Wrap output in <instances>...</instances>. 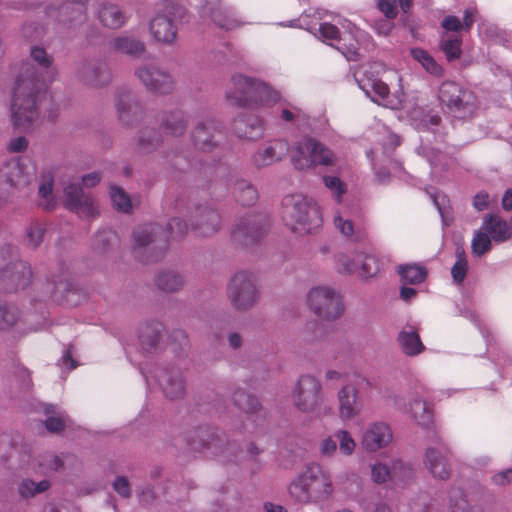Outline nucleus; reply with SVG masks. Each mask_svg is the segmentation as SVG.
Returning a JSON list of instances; mask_svg holds the SVG:
<instances>
[{
	"mask_svg": "<svg viewBox=\"0 0 512 512\" xmlns=\"http://www.w3.org/2000/svg\"><path fill=\"white\" fill-rule=\"evenodd\" d=\"M31 58L45 72L36 73L34 67L25 65L13 88L11 114L14 126L29 130L41 123L37 101L41 97V89L45 85L52 64V58L45 49L35 46L31 49Z\"/></svg>",
	"mask_w": 512,
	"mask_h": 512,
	"instance_id": "1",
	"label": "nucleus"
},
{
	"mask_svg": "<svg viewBox=\"0 0 512 512\" xmlns=\"http://www.w3.org/2000/svg\"><path fill=\"white\" fill-rule=\"evenodd\" d=\"M282 219L293 232L309 234L323 224L322 212L318 204L302 194H291L282 201Z\"/></svg>",
	"mask_w": 512,
	"mask_h": 512,
	"instance_id": "2",
	"label": "nucleus"
},
{
	"mask_svg": "<svg viewBox=\"0 0 512 512\" xmlns=\"http://www.w3.org/2000/svg\"><path fill=\"white\" fill-rule=\"evenodd\" d=\"M334 492L330 472L319 464H311L289 486L290 495L299 503L327 500Z\"/></svg>",
	"mask_w": 512,
	"mask_h": 512,
	"instance_id": "3",
	"label": "nucleus"
},
{
	"mask_svg": "<svg viewBox=\"0 0 512 512\" xmlns=\"http://www.w3.org/2000/svg\"><path fill=\"white\" fill-rule=\"evenodd\" d=\"M226 97L231 104L248 108L272 106L281 100L268 84L243 75L232 77Z\"/></svg>",
	"mask_w": 512,
	"mask_h": 512,
	"instance_id": "4",
	"label": "nucleus"
},
{
	"mask_svg": "<svg viewBox=\"0 0 512 512\" xmlns=\"http://www.w3.org/2000/svg\"><path fill=\"white\" fill-rule=\"evenodd\" d=\"M309 310L326 321L339 319L345 311L342 295L329 285L312 287L306 299Z\"/></svg>",
	"mask_w": 512,
	"mask_h": 512,
	"instance_id": "5",
	"label": "nucleus"
},
{
	"mask_svg": "<svg viewBox=\"0 0 512 512\" xmlns=\"http://www.w3.org/2000/svg\"><path fill=\"white\" fill-rule=\"evenodd\" d=\"M439 99L457 118L469 119L478 111L477 97L474 92L453 81L442 83L439 88Z\"/></svg>",
	"mask_w": 512,
	"mask_h": 512,
	"instance_id": "6",
	"label": "nucleus"
},
{
	"mask_svg": "<svg viewBox=\"0 0 512 512\" xmlns=\"http://www.w3.org/2000/svg\"><path fill=\"white\" fill-rule=\"evenodd\" d=\"M291 160L296 169L305 170L316 165H334L336 156L321 143L312 139H304L292 149Z\"/></svg>",
	"mask_w": 512,
	"mask_h": 512,
	"instance_id": "7",
	"label": "nucleus"
},
{
	"mask_svg": "<svg viewBox=\"0 0 512 512\" xmlns=\"http://www.w3.org/2000/svg\"><path fill=\"white\" fill-rule=\"evenodd\" d=\"M160 227L144 225L138 227L133 234V249L136 257L144 261H155L167 248L166 237L158 236Z\"/></svg>",
	"mask_w": 512,
	"mask_h": 512,
	"instance_id": "8",
	"label": "nucleus"
},
{
	"mask_svg": "<svg viewBox=\"0 0 512 512\" xmlns=\"http://www.w3.org/2000/svg\"><path fill=\"white\" fill-rule=\"evenodd\" d=\"M228 298L237 310L251 308L258 298L255 277L248 272H238L228 285Z\"/></svg>",
	"mask_w": 512,
	"mask_h": 512,
	"instance_id": "9",
	"label": "nucleus"
},
{
	"mask_svg": "<svg viewBox=\"0 0 512 512\" xmlns=\"http://www.w3.org/2000/svg\"><path fill=\"white\" fill-rule=\"evenodd\" d=\"M292 402L301 412L314 411L322 400L320 382L311 375H302L292 391Z\"/></svg>",
	"mask_w": 512,
	"mask_h": 512,
	"instance_id": "10",
	"label": "nucleus"
},
{
	"mask_svg": "<svg viewBox=\"0 0 512 512\" xmlns=\"http://www.w3.org/2000/svg\"><path fill=\"white\" fill-rule=\"evenodd\" d=\"M36 167L27 158H14L0 166V182L16 188L29 185L35 178Z\"/></svg>",
	"mask_w": 512,
	"mask_h": 512,
	"instance_id": "11",
	"label": "nucleus"
},
{
	"mask_svg": "<svg viewBox=\"0 0 512 512\" xmlns=\"http://www.w3.org/2000/svg\"><path fill=\"white\" fill-rule=\"evenodd\" d=\"M319 34L324 41H330L345 58L354 61L358 56V42L354 31L340 35L338 28L330 23H322L319 27Z\"/></svg>",
	"mask_w": 512,
	"mask_h": 512,
	"instance_id": "12",
	"label": "nucleus"
},
{
	"mask_svg": "<svg viewBox=\"0 0 512 512\" xmlns=\"http://www.w3.org/2000/svg\"><path fill=\"white\" fill-rule=\"evenodd\" d=\"M364 76L358 80L359 86L373 102L390 109H399L402 106V98L391 97L386 83L370 75L368 71H365Z\"/></svg>",
	"mask_w": 512,
	"mask_h": 512,
	"instance_id": "13",
	"label": "nucleus"
},
{
	"mask_svg": "<svg viewBox=\"0 0 512 512\" xmlns=\"http://www.w3.org/2000/svg\"><path fill=\"white\" fill-rule=\"evenodd\" d=\"M393 441L391 427L382 421L370 423L361 437V445L368 452L387 448Z\"/></svg>",
	"mask_w": 512,
	"mask_h": 512,
	"instance_id": "14",
	"label": "nucleus"
},
{
	"mask_svg": "<svg viewBox=\"0 0 512 512\" xmlns=\"http://www.w3.org/2000/svg\"><path fill=\"white\" fill-rule=\"evenodd\" d=\"M136 75L143 85L150 91L165 94L172 90L173 79L169 73L155 65H145L136 71Z\"/></svg>",
	"mask_w": 512,
	"mask_h": 512,
	"instance_id": "15",
	"label": "nucleus"
},
{
	"mask_svg": "<svg viewBox=\"0 0 512 512\" xmlns=\"http://www.w3.org/2000/svg\"><path fill=\"white\" fill-rule=\"evenodd\" d=\"M65 204L68 209L83 217L98 214V207L90 195L83 192L81 187L70 184L65 187Z\"/></svg>",
	"mask_w": 512,
	"mask_h": 512,
	"instance_id": "16",
	"label": "nucleus"
},
{
	"mask_svg": "<svg viewBox=\"0 0 512 512\" xmlns=\"http://www.w3.org/2000/svg\"><path fill=\"white\" fill-rule=\"evenodd\" d=\"M289 151L285 140H273L260 147L252 157L253 164L263 168L282 160Z\"/></svg>",
	"mask_w": 512,
	"mask_h": 512,
	"instance_id": "17",
	"label": "nucleus"
},
{
	"mask_svg": "<svg viewBox=\"0 0 512 512\" xmlns=\"http://www.w3.org/2000/svg\"><path fill=\"white\" fill-rule=\"evenodd\" d=\"M338 415L342 421H349L358 416L361 412V404L358 401V394L350 384L344 385L337 394Z\"/></svg>",
	"mask_w": 512,
	"mask_h": 512,
	"instance_id": "18",
	"label": "nucleus"
},
{
	"mask_svg": "<svg viewBox=\"0 0 512 512\" xmlns=\"http://www.w3.org/2000/svg\"><path fill=\"white\" fill-rule=\"evenodd\" d=\"M424 465L435 478L446 479L450 475V465L442 448H427L424 456Z\"/></svg>",
	"mask_w": 512,
	"mask_h": 512,
	"instance_id": "19",
	"label": "nucleus"
},
{
	"mask_svg": "<svg viewBox=\"0 0 512 512\" xmlns=\"http://www.w3.org/2000/svg\"><path fill=\"white\" fill-rule=\"evenodd\" d=\"M411 474V469L401 461L393 464L392 469L380 462L371 466V476L376 483H385L388 480H403Z\"/></svg>",
	"mask_w": 512,
	"mask_h": 512,
	"instance_id": "20",
	"label": "nucleus"
},
{
	"mask_svg": "<svg viewBox=\"0 0 512 512\" xmlns=\"http://www.w3.org/2000/svg\"><path fill=\"white\" fill-rule=\"evenodd\" d=\"M150 32L156 41L163 43L172 42L177 33L172 20L165 15H156L151 20Z\"/></svg>",
	"mask_w": 512,
	"mask_h": 512,
	"instance_id": "21",
	"label": "nucleus"
},
{
	"mask_svg": "<svg viewBox=\"0 0 512 512\" xmlns=\"http://www.w3.org/2000/svg\"><path fill=\"white\" fill-rule=\"evenodd\" d=\"M482 229L486 230L491 235V238L498 243L507 241L512 235L508 222L498 215L485 216Z\"/></svg>",
	"mask_w": 512,
	"mask_h": 512,
	"instance_id": "22",
	"label": "nucleus"
},
{
	"mask_svg": "<svg viewBox=\"0 0 512 512\" xmlns=\"http://www.w3.org/2000/svg\"><path fill=\"white\" fill-rule=\"evenodd\" d=\"M79 77L92 86H102L110 81V72L105 65L84 64L78 70Z\"/></svg>",
	"mask_w": 512,
	"mask_h": 512,
	"instance_id": "23",
	"label": "nucleus"
},
{
	"mask_svg": "<svg viewBox=\"0 0 512 512\" xmlns=\"http://www.w3.org/2000/svg\"><path fill=\"white\" fill-rule=\"evenodd\" d=\"M99 19L108 28H120L127 20L121 9L110 3H103L99 10Z\"/></svg>",
	"mask_w": 512,
	"mask_h": 512,
	"instance_id": "24",
	"label": "nucleus"
},
{
	"mask_svg": "<svg viewBox=\"0 0 512 512\" xmlns=\"http://www.w3.org/2000/svg\"><path fill=\"white\" fill-rule=\"evenodd\" d=\"M475 11L472 9H466L464 12L463 22L454 15H448L444 17L441 22V26L446 31L460 32L462 30L469 31L474 23Z\"/></svg>",
	"mask_w": 512,
	"mask_h": 512,
	"instance_id": "25",
	"label": "nucleus"
},
{
	"mask_svg": "<svg viewBox=\"0 0 512 512\" xmlns=\"http://www.w3.org/2000/svg\"><path fill=\"white\" fill-rule=\"evenodd\" d=\"M214 130L215 126L212 121L198 123L192 134L195 146L202 150L209 149L214 138Z\"/></svg>",
	"mask_w": 512,
	"mask_h": 512,
	"instance_id": "26",
	"label": "nucleus"
},
{
	"mask_svg": "<svg viewBox=\"0 0 512 512\" xmlns=\"http://www.w3.org/2000/svg\"><path fill=\"white\" fill-rule=\"evenodd\" d=\"M111 46L114 50L129 55H139L144 51V44L129 35L116 37L111 42Z\"/></svg>",
	"mask_w": 512,
	"mask_h": 512,
	"instance_id": "27",
	"label": "nucleus"
},
{
	"mask_svg": "<svg viewBox=\"0 0 512 512\" xmlns=\"http://www.w3.org/2000/svg\"><path fill=\"white\" fill-rule=\"evenodd\" d=\"M401 349L407 355L414 356L424 350L420 337L415 331H402L398 336Z\"/></svg>",
	"mask_w": 512,
	"mask_h": 512,
	"instance_id": "28",
	"label": "nucleus"
},
{
	"mask_svg": "<svg viewBox=\"0 0 512 512\" xmlns=\"http://www.w3.org/2000/svg\"><path fill=\"white\" fill-rule=\"evenodd\" d=\"M403 284H419L427 276L426 269L419 264H408L400 266L398 270Z\"/></svg>",
	"mask_w": 512,
	"mask_h": 512,
	"instance_id": "29",
	"label": "nucleus"
},
{
	"mask_svg": "<svg viewBox=\"0 0 512 512\" xmlns=\"http://www.w3.org/2000/svg\"><path fill=\"white\" fill-rule=\"evenodd\" d=\"M50 488V482L48 480H42L39 482H34L30 479H23L18 484V494L23 499H29L35 497L38 494H41L47 491Z\"/></svg>",
	"mask_w": 512,
	"mask_h": 512,
	"instance_id": "30",
	"label": "nucleus"
},
{
	"mask_svg": "<svg viewBox=\"0 0 512 512\" xmlns=\"http://www.w3.org/2000/svg\"><path fill=\"white\" fill-rule=\"evenodd\" d=\"M359 251L349 250L341 252L336 256V268L340 272L355 273L358 271Z\"/></svg>",
	"mask_w": 512,
	"mask_h": 512,
	"instance_id": "31",
	"label": "nucleus"
},
{
	"mask_svg": "<svg viewBox=\"0 0 512 512\" xmlns=\"http://www.w3.org/2000/svg\"><path fill=\"white\" fill-rule=\"evenodd\" d=\"M358 261V271L356 273L362 278H371L380 270L378 260L372 255L359 252Z\"/></svg>",
	"mask_w": 512,
	"mask_h": 512,
	"instance_id": "32",
	"label": "nucleus"
},
{
	"mask_svg": "<svg viewBox=\"0 0 512 512\" xmlns=\"http://www.w3.org/2000/svg\"><path fill=\"white\" fill-rule=\"evenodd\" d=\"M411 54L413 58L430 74L435 76H440L442 74L441 66L427 51L416 48L411 51Z\"/></svg>",
	"mask_w": 512,
	"mask_h": 512,
	"instance_id": "33",
	"label": "nucleus"
},
{
	"mask_svg": "<svg viewBox=\"0 0 512 512\" xmlns=\"http://www.w3.org/2000/svg\"><path fill=\"white\" fill-rule=\"evenodd\" d=\"M201 223L196 227L199 233L207 236L217 231L220 224V217L218 213L212 209H205L201 214Z\"/></svg>",
	"mask_w": 512,
	"mask_h": 512,
	"instance_id": "34",
	"label": "nucleus"
},
{
	"mask_svg": "<svg viewBox=\"0 0 512 512\" xmlns=\"http://www.w3.org/2000/svg\"><path fill=\"white\" fill-rule=\"evenodd\" d=\"M110 198L114 208L123 213H129L132 210V201L129 195L118 186L110 187Z\"/></svg>",
	"mask_w": 512,
	"mask_h": 512,
	"instance_id": "35",
	"label": "nucleus"
},
{
	"mask_svg": "<svg viewBox=\"0 0 512 512\" xmlns=\"http://www.w3.org/2000/svg\"><path fill=\"white\" fill-rule=\"evenodd\" d=\"M86 6L83 2L74 1L65 3L60 7V15L63 21H82L85 18Z\"/></svg>",
	"mask_w": 512,
	"mask_h": 512,
	"instance_id": "36",
	"label": "nucleus"
},
{
	"mask_svg": "<svg viewBox=\"0 0 512 512\" xmlns=\"http://www.w3.org/2000/svg\"><path fill=\"white\" fill-rule=\"evenodd\" d=\"M409 411L419 425L426 426L431 422L432 414L424 401L415 399L410 403Z\"/></svg>",
	"mask_w": 512,
	"mask_h": 512,
	"instance_id": "37",
	"label": "nucleus"
},
{
	"mask_svg": "<svg viewBox=\"0 0 512 512\" xmlns=\"http://www.w3.org/2000/svg\"><path fill=\"white\" fill-rule=\"evenodd\" d=\"M484 229H480L475 232L474 237L472 239L471 248L472 253L476 256H482L485 253L489 252L492 247L493 240L491 236L488 235V232Z\"/></svg>",
	"mask_w": 512,
	"mask_h": 512,
	"instance_id": "38",
	"label": "nucleus"
},
{
	"mask_svg": "<svg viewBox=\"0 0 512 512\" xmlns=\"http://www.w3.org/2000/svg\"><path fill=\"white\" fill-rule=\"evenodd\" d=\"M468 271V261L465 256V252L462 248L456 250V262L451 269V275L453 281L457 284H461Z\"/></svg>",
	"mask_w": 512,
	"mask_h": 512,
	"instance_id": "39",
	"label": "nucleus"
},
{
	"mask_svg": "<svg viewBox=\"0 0 512 512\" xmlns=\"http://www.w3.org/2000/svg\"><path fill=\"white\" fill-rule=\"evenodd\" d=\"M157 285L164 291L173 292L183 285V279L174 272H165L157 277Z\"/></svg>",
	"mask_w": 512,
	"mask_h": 512,
	"instance_id": "40",
	"label": "nucleus"
},
{
	"mask_svg": "<svg viewBox=\"0 0 512 512\" xmlns=\"http://www.w3.org/2000/svg\"><path fill=\"white\" fill-rule=\"evenodd\" d=\"M461 44L462 40L458 36H443L441 48L449 61L460 57Z\"/></svg>",
	"mask_w": 512,
	"mask_h": 512,
	"instance_id": "41",
	"label": "nucleus"
},
{
	"mask_svg": "<svg viewBox=\"0 0 512 512\" xmlns=\"http://www.w3.org/2000/svg\"><path fill=\"white\" fill-rule=\"evenodd\" d=\"M185 116L181 111L171 113L165 121V131L171 135H181L185 128Z\"/></svg>",
	"mask_w": 512,
	"mask_h": 512,
	"instance_id": "42",
	"label": "nucleus"
},
{
	"mask_svg": "<svg viewBox=\"0 0 512 512\" xmlns=\"http://www.w3.org/2000/svg\"><path fill=\"white\" fill-rule=\"evenodd\" d=\"M256 233L257 230L255 226L245 222L236 226V228L233 230L232 236L237 242L249 244L256 239Z\"/></svg>",
	"mask_w": 512,
	"mask_h": 512,
	"instance_id": "43",
	"label": "nucleus"
},
{
	"mask_svg": "<svg viewBox=\"0 0 512 512\" xmlns=\"http://www.w3.org/2000/svg\"><path fill=\"white\" fill-rule=\"evenodd\" d=\"M334 437L339 444V451L342 455L350 456L354 453L356 442L347 430L341 429L336 431Z\"/></svg>",
	"mask_w": 512,
	"mask_h": 512,
	"instance_id": "44",
	"label": "nucleus"
},
{
	"mask_svg": "<svg viewBox=\"0 0 512 512\" xmlns=\"http://www.w3.org/2000/svg\"><path fill=\"white\" fill-rule=\"evenodd\" d=\"M139 340L145 350H150L156 346L159 340L158 325H146L141 329Z\"/></svg>",
	"mask_w": 512,
	"mask_h": 512,
	"instance_id": "45",
	"label": "nucleus"
},
{
	"mask_svg": "<svg viewBox=\"0 0 512 512\" xmlns=\"http://www.w3.org/2000/svg\"><path fill=\"white\" fill-rule=\"evenodd\" d=\"M165 395L171 399H176L184 394L185 386L181 377L165 378L162 383Z\"/></svg>",
	"mask_w": 512,
	"mask_h": 512,
	"instance_id": "46",
	"label": "nucleus"
},
{
	"mask_svg": "<svg viewBox=\"0 0 512 512\" xmlns=\"http://www.w3.org/2000/svg\"><path fill=\"white\" fill-rule=\"evenodd\" d=\"M19 318V312L16 307L0 304V330H6L12 327Z\"/></svg>",
	"mask_w": 512,
	"mask_h": 512,
	"instance_id": "47",
	"label": "nucleus"
},
{
	"mask_svg": "<svg viewBox=\"0 0 512 512\" xmlns=\"http://www.w3.org/2000/svg\"><path fill=\"white\" fill-rule=\"evenodd\" d=\"M39 196L41 197L40 205L47 210L53 209L55 206V198L53 196L51 178L44 179L39 187Z\"/></svg>",
	"mask_w": 512,
	"mask_h": 512,
	"instance_id": "48",
	"label": "nucleus"
},
{
	"mask_svg": "<svg viewBox=\"0 0 512 512\" xmlns=\"http://www.w3.org/2000/svg\"><path fill=\"white\" fill-rule=\"evenodd\" d=\"M334 223L343 236L353 237L355 240H360L362 238L360 230L355 229L353 223L349 219H344L341 215H337L334 219Z\"/></svg>",
	"mask_w": 512,
	"mask_h": 512,
	"instance_id": "49",
	"label": "nucleus"
},
{
	"mask_svg": "<svg viewBox=\"0 0 512 512\" xmlns=\"http://www.w3.org/2000/svg\"><path fill=\"white\" fill-rule=\"evenodd\" d=\"M117 112L122 121L128 122L129 113H135L138 106L132 102L130 94H123L119 97L117 104Z\"/></svg>",
	"mask_w": 512,
	"mask_h": 512,
	"instance_id": "50",
	"label": "nucleus"
},
{
	"mask_svg": "<svg viewBox=\"0 0 512 512\" xmlns=\"http://www.w3.org/2000/svg\"><path fill=\"white\" fill-rule=\"evenodd\" d=\"M238 200L242 203V205H252L257 199V191L256 189L249 183L242 181L238 183Z\"/></svg>",
	"mask_w": 512,
	"mask_h": 512,
	"instance_id": "51",
	"label": "nucleus"
},
{
	"mask_svg": "<svg viewBox=\"0 0 512 512\" xmlns=\"http://www.w3.org/2000/svg\"><path fill=\"white\" fill-rule=\"evenodd\" d=\"M213 20L219 27L225 30L235 29L242 23L232 12H227L223 15L217 12L213 15Z\"/></svg>",
	"mask_w": 512,
	"mask_h": 512,
	"instance_id": "52",
	"label": "nucleus"
},
{
	"mask_svg": "<svg viewBox=\"0 0 512 512\" xmlns=\"http://www.w3.org/2000/svg\"><path fill=\"white\" fill-rule=\"evenodd\" d=\"M323 180L325 186L333 193L337 201H340L341 196L346 192L344 183L336 176H325Z\"/></svg>",
	"mask_w": 512,
	"mask_h": 512,
	"instance_id": "53",
	"label": "nucleus"
},
{
	"mask_svg": "<svg viewBox=\"0 0 512 512\" xmlns=\"http://www.w3.org/2000/svg\"><path fill=\"white\" fill-rule=\"evenodd\" d=\"M61 466V459L53 454H46L43 456V460L39 463L40 472L44 474H47L51 471H56Z\"/></svg>",
	"mask_w": 512,
	"mask_h": 512,
	"instance_id": "54",
	"label": "nucleus"
},
{
	"mask_svg": "<svg viewBox=\"0 0 512 512\" xmlns=\"http://www.w3.org/2000/svg\"><path fill=\"white\" fill-rule=\"evenodd\" d=\"M377 6L388 19H394L397 16V5L395 0H378Z\"/></svg>",
	"mask_w": 512,
	"mask_h": 512,
	"instance_id": "55",
	"label": "nucleus"
},
{
	"mask_svg": "<svg viewBox=\"0 0 512 512\" xmlns=\"http://www.w3.org/2000/svg\"><path fill=\"white\" fill-rule=\"evenodd\" d=\"M170 233L173 237L184 235L188 231V227L179 218H174L168 223Z\"/></svg>",
	"mask_w": 512,
	"mask_h": 512,
	"instance_id": "56",
	"label": "nucleus"
},
{
	"mask_svg": "<svg viewBox=\"0 0 512 512\" xmlns=\"http://www.w3.org/2000/svg\"><path fill=\"white\" fill-rule=\"evenodd\" d=\"M337 451V440L332 437L323 439L320 443V452L324 456H333Z\"/></svg>",
	"mask_w": 512,
	"mask_h": 512,
	"instance_id": "57",
	"label": "nucleus"
},
{
	"mask_svg": "<svg viewBox=\"0 0 512 512\" xmlns=\"http://www.w3.org/2000/svg\"><path fill=\"white\" fill-rule=\"evenodd\" d=\"M65 417L63 415L60 416H49L46 419V427L51 432L60 431L65 425Z\"/></svg>",
	"mask_w": 512,
	"mask_h": 512,
	"instance_id": "58",
	"label": "nucleus"
},
{
	"mask_svg": "<svg viewBox=\"0 0 512 512\" xmlns=\"http://www.w3.org/2000/svg\"><path fill=\"white\" fill-rule=\"evenodd\" d=\"M113 487L115 491L123 497H128L130 494L129 483L124 477H117L113 483Z\"/></svg>",
	"mask_w": 512,
	"mask_h": 512,
	"instance_id": "59",
	"label": "nucleus"
},
{
	"mask_svg": "<svg viewBox=\"0 0 512 512\" xmlns=\"http://www.w3.org/2000/svg\"><path fill=\"white\" fill-rule=\"evenodd\" d=\"M489 205V195L486 192H479L475 195L473 200V206L478 210L482 211Z\"/></svg>",
	"mask_w": 512,
	"mask_h": 512,
	"instance_id": "60",
	"label": "nucleus"
},
{
	"mask_svg": "<svg viewBox=\"0 0 512 512\" xmlns=\"http://www.w3.org/2000/svg\"><path fill=\"white\" fill-rule=\"evenodd\" d=\"M28 146V141L25 137L19 136L11 140L9 150L12 152H22Z\"/></svg>",
	"mask_w": 512,
	"mask_h": 512,
	"instance_id": "61",
	"label": "nucleus"
},
{
	"mask_svg": "<svg viewBox=\"0 0 512 512\" xmlns=\"http://www.w3.org/2000/svg\"><path fill=\"white\" fill-rule=\"evenodd\" d=\"M43 233H44V231L40 226H35V227L31 228L30 231L28 232L29 242L34 247H36L42 241Z\"/></svg>",
	"mask_w": 512,
	"mask_h": 512,
	"instance_id": "62",
	"label": "nucleus"
},
{
	"mask_svg": "<svg viewBox=\"0 0 512 512\" xmlns=\"http://www.w3.org/2000/svg\"><path fill=\"white\" fill-rule=\"evenodd\" d=\"M494 482L499 485H505L512 481V469H507L494 476Z\"/></svg>",
	"mask_w": 512,
	"mask_h": 512,
	"instance_id": "63",
	"label": "nucleus"
},
{
	"mask_svg": "<svg viewBox=\"0 0 512 512\" xmlns=\"http://www.w3.org/2000/svg\"><path fill=\"white\" fill-rule=\"evenodd\" d=\"M365 512H390V509L382 502H370L364 507Z\"/></svg>",
	"mask_w": 512,
	"mask_h": 512,
	"instance_id": "64",
	"label": "nucleus"
}]
</instances>
